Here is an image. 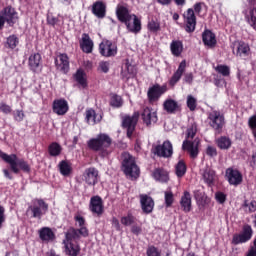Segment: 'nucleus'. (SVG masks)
Listing matches in <instances>:
<instances>
[{
    "mask_svg": "<svg viewBox=\"0 0 256 256\" xmlns=\"http://www.w3.org/2000/svg\"><path fill=\"white\" fill-rule=\"evenodd\" d=\"M116 18L120 23L126 25V30L132 34H138L142 30V21L141 19L135 15L131 14L130 10L123 5H118L116 7Z\"/></svg>",
    "mask_w": 256,
    "mask_h": 256,
    "instance_id": "1",
    "label": "nucleus"
},
{
    "mask_svg": "<svg viewBox=\"0 0 256 256\" xmlns=\"http://www.w3.org/2000/svg\"><path fill=\"white\" fill-rule=\"evenodd\" d=\"M112 138L105 133H100L95 138L88 140V149L99 153L102 159L111 153Z\"/></svg>",
    "mask_w": 256,
    "mask_h": 256,
    "instance_id": "2",
    "label": "nucleus"
},
{
    "mask_svg": "<svg viewBox=\"0 0 256 256\" xmlns=\"http://www.w3.org/2000/svg\"><path fill=\"white\" fill-rule=\"evenodd\" d=\"M49 211V204L42 198H35L27 209V215L33 219L41 220Z\"/></svg>",
    "mask_w": 256,
    "mask_h": 256,
    "instance_id": "3",
    "label": "nucleus"
},
{
    "mask_svg": "<svg viewBox=\"0 0 256 256\" xmlns=\"http://www.w3.org/2000/svg\"><path fill=\"white\" fill-rule=\"evenodd\" d=\"M20 171L30 173L31 167L26 161H8L7 168L3 169L4 177L10 181L14 179L13 173L19 175Z\"/></svg>",
    "mask_w": 256,
    "mask_h": 256,
    "instance_id": "4",
    "label": "nucleus"
},
{
    "mask_svg": "<svg viewBox=\"0 0 256 256\" xmlns=\"http://www.w3.org/2000/svg\"><path fill=\"white\" fill-rule=\"evenodd\" d=\"M207 121L209 127L213 129L215 133L220 135L225 126V116L219 110H212L207 113Z\"/></svg>",
    "mask_w": 256,
    "mask_h": 256,
    "instance_id": "5",
    "label": "nucleus"
},
{
    "mask_svg": "<svg viewBox=\"0 0 256 256\" xmlns=\"http://www.w3.org/2000/svg\"><path fill=\"white\" fill-rule=\"evenodd\" d=\"M253 228L249 224H244L242 226V231L240 233H235L232 236L231 244L233 246H238L242 244H246L253 238Z\"/></svg>",
    "mask_w": 256,
    "mask_h": 256,
    "instance_id": "6",
    "label": "nucleus"
},
{
    "mask_svg": "<svg viewBox=\"0 0 256 256\" xmlns=\"http://www.w3.org/2000/svg\"><path fill=\"white\" fill-rule=\"evenodd\" d=\"M248 8L243 10L246 23L256 31V0H247Z\"/></svg>",
    "mask_w": 256,
    "mask_h": 256,
    "instance_id": "7",
    "label": "nucleus"
},
{
    "mask_svg": "<svg viewBox=\"0 0 256 256\" xmlns=\"http://www.w3.org/2000/svg\"><path fill=\"white\" fill-rule=\"evenodd\" d=\"M66 240L64 242L66 243H72L73 241H79L82 238H88L89 237V229L88 228H79L76 229L74 227L68 228V231H66L65 234Z\"/></svg>",
    "mask_w": 256,
    "mask_h": 256,
    "instance_id": "8",
    "label": "nucleus"
},
{
    "mask_svg": "<svg viewBox=\"0 0 256 256\" xmlns=\"http://www.w3.org/2000/svg\"><path fill=\"white\" fill-rule=\"evenodd\" d=\"M138 119V113H134L132 116H124V118H122V129H126V137H128V139H132Z\"/></svg>",
    "mask_w": 256,
    "mask_h": 256,
    "instance_id": "9",
    "label": "nucleus"
},
{
    "mask_svg": "<svg viewBox=\"0 0 256 256\" xmlns=\"http://www.w3.org/2000/svg\"><path fill=\"white\" fill-rule=\"evenodd\" d=\"M153 153L157 157L169 159L173 155V145L169 140H165L162 144L156 145L153 148Z\"/></svg>",
    "mask_w": 256,
    "mask_h": 256,
    "instance_id": "10",
    "label": "nucleus"
},
{
    "mask_svg": "<svg viewBox=\"0 0 256 256\" xmlns=\"http://www.w3.org/2000/svg\"><path fill=\"white\" fill-rule=\"evenodd\" d=\"M183 19L185 22L184 30L187 33H193L196 30V25H197V17L195 15L194 9L193 8L187 9L183 13Z\"/></svg>",
    "mask_w": 256,
    "mask_h": 256,
    "instance_id": "11",
    "label": "nucleus"
},
{
    "mask_svg": "<svg viewBox=\"0 0 256 256\" xmlns=\"http://www.w3.org/2000/svg\"><path fill=\"white\" fill-rule=\"evenodd\" d=\"M84 183L90 187H95L99 183L100 175L99 170L95 167L86 168L82 173Z\"/></svg>",
    "mask_w": 256,
    "mask_h": 256,
    "instance_id": "12",
    "label": "nucleus"
},
{
    "mask_svg": "<svg viewBox=\"0 0 256 256\" xmlns=\"http://www.w3.org/2000/svg\"><path fill=\"white\" fill-rule=\"evenodd\" d=\"M121 169L126 177L132 179H139L140 177V168L134 161H123Z\"/></svg>",
    "mask_w": 256,
    "mask_h": 256,
    "instance_id": "13",
    "label": "nucleus"
},
{
    "mask_svg": "<svg viewBox=\"0 0 256 256\" xmlns=\"http://www.w3.org/2000/svg\"><path fill=\"white\" fill-rule=\"evenodd\" d=\"M225 179L229 185H233L234 187H238V185L243 183L242 173L238 169L232 167L225 170Z\"/></svg>",
    "mask_w": 256,
    "mask_h": 256,
    "instance_id": "14",
    "label": "nucleus"
},
{
    "mask_svg": "<svg viewBox=\"0 0 256 256\" xmlns=\"http://www.w3.org/2000/svg\"><path fill=\"white\" fill-rule=\"evenodd\" d=\"M100 55L104 57H114L118 53V47L115 42L104 40L99 46Z\"/></svg>",
    "mask_w": 256,
    "mask_h": 256,
    "instance_id": "15",
    "label": "nucleus"
},
{
    "mask_svg": "<svg viewBox=\"0 0 256 256\" xmlns=\"http://www.w3.org/2000/svg\"><path fill=\"white\" fill-rule=\"evenodd\" d=\"M167 91L166 86H161L160 84H155L149 87L147 90V99L150 103L159 101L161 96Z\"/></svg>",
    "mask_w": 256,
    "mask_h": 256,
    "instance_id": "16",
    "label": "nucleus"
},
{
    "mask_svg": "<svg viewBox=\"0 0 256 256\" xmlns=\"http://www.w3.org/2000/svg\"><path fill=\"white\" fill-rule=\"evenodd\" d=\"M0 14L4 17V19L6 20V23L10 26V27H14V25L17 23V21L19 20V15L18 12L16 11V9L14 7H12L11 5L6 6L1 12Z\"/></svg>",
    "mask_w": 256,
    "mask_h": 256,
    "instance_id": "17",
    "label": "nucleus"
},
{
    "mask_svg": "<svg viewBox=\"0 0 256 256\" xmlns=\"http://www.w3.org/2000/svg\"><path fill=\"white\" fill-rule=\"evenodd\" d=\"M54 64L56 65V69L64 74H67L70 70V61L66 53L58 54V57L54 59Z\"/></svg>",
    "mask_w": 256,
    "mask_h": 256,
    "instance_id": "18",
    "label": "nucleus"
},
{
    "mask_svg": "<svg viewBox=\"0 0 256 256\" xmlns=\"http://www.w3.org/2000/svg\"><path fill=\"white\" fill-rule=\"evenodd\" d=\"M69 111V104L68 101L64 98L60 99H54V102H52V112H54L56 115H66Z\"/></svg>",
    "mask_w": 256,
    "mask_h": 256,
    "instance_id": "19",
    "label": "nucleus"
},
{
    "mask_svg": "<svg viewBox=\"0 0 256 256\" xmlns=\"http://www.w3.org/2000/svg\"><path fill=\"white\" fill-rule=\"evenodd\" d=\"M140 207L145 215H149L154 210L155 202L151 196L140 194Z\"/></svg>",
    "mask_w": 256,
    "mask_h": 256,
    "instance_id": "20",
    "label": "nucleus"
},
{
    "mask_svg": "<svg viewBox=\"0 0 256 256\" xmlns=\"http://www.w3.org/2000/svg\"><path fill=\"white\" fill-rule=\"evenodd\" d=\"M141 119L146 127L155 125L158 121L157 112H153L149 107H145L141 113Z\"/></svg>",
    "mask_w": 256,
    "mask_h": 256,
    "instance_id": "21",
    "label": "nucleus"
},
{
    "mask_svg": "<svg viewBox=\"0 0 256 256\" xmlns=\"http://www.w3.org/2000/svg\"><path fill=\"white\" fill-rule=\"evenodd\" d=\"M90 211H92V214L98 215V217H101L104 213V203L100 196H92L90 198Z\"/></svg>",
    "mask_w": 256,
    "mask_h": 256,
    "instance_id": "22",
    "label": "nucleus"
},
{
    "mask_svg": "<svg viewBox=\"0 0 256 256\" xmlns=\"http://www.w3.org/2000/svg\"><path fill=\"white\" fill-rule=\"evenodd\" d=\"M152 177L159 183H168L170 181V172L165 168L158 167L153 170Z\"/></svg>",
    "mask_w": 256,
    "mask_h": 256,
    "instance_id": "23",
    "label": "nucleus"
},
{
    "mask_svg": "<svg viewBox=\"0 0 256 256\" xmlns=\"http://www.w3.org/2000/svg\"><path fill=\"white\" fill-rule=\"evenodd\" d=\"M185 70H186V61L183 60V61L180 62L177 70L173 73V75L169 79L168 84L171 87L175 86L180 81V79L182 78Z\"/></svg>",
    "mask_w": 256,
    "mask_h": 256,
    "instance_id": "24",
    "label": "nucleus"
},
{
    "mask_svg": "<svg viewBox=\"0 0 256 256\" xmlns=\"http://www.w3.org/2000/svg\"><path fill=\"white\" fill-rule=\"evenodd\" d=\"M202 42L208 48H215L217 45L216 35L209 29L202 32Z\"/></svg>",
    "mask_w": 256,
    "mask_h": 256,
    "instance_id": "25",
    "label": "nucleus"
},
{
    "mask_svg": "<svg viewBox=\"0 0 256 256\" xmlns=\"http://www.w3.org/2000/svg\"><path fill=\"white\" fill-rule=\"evenodd\" d=\"M92 14L98 17V19L105 18L107 14V6L103 1H96L92 4Z\"/></svg>",
    "mask_w": 256,
    "mask_h": 256,
    "instance_id": "26",
    "label": "nucleus"
},
{
    "mask_svg": "<svg viewBox=\"0 0 256 256\" xmlns=\"http://www.w3.org/2000/svg\"><path fill=\"white\" fill-rule=\"evenodd\" d=\"M180 207L185 214L192 211V197L190 192L184 191L180 199Z\"/></svg>",
    "mask_w": 256,
    "mask_h": 256,
    "instance_id": "27",
    "label": "nucleus"
},
{
    "mask_svg": "<svg viewBox=\"0 0 256 256\" xmlns=\"http://www.w3.org/2000/svg\"><path fill=\"white\" fill-rule=\"evenodd\" d=\"M203 182L206 183L207 187H214L218 181L216 172L212 169H205L202 175Z\"/></svg>",
    "mask_w": 256,
    "mask_h": 256,
    "instance_id": "28",
    "label": "nucleus"
},
{
    "mask_svg": "<svg viewBox=\"0 0 256 256\" xmlns=\"http://www.w3.org/2000/svg\"><path fill=\"white\" fill-rule=\"evenodd\" d=\"M94 48V42L89 36V34L84 33L82 39L80 40V49L86 54L92 53Z\"/></svg>",
    "mask_w": 256,
    "mask_h": 256,
    "instance_id": "29",
    "label": "nucleus"
},
{
    "mask_svg": "<svg viewBox=\"0 0 256 256\" xmlns=\"http://www.w3.org/2000/svg\"><path fill=\"white\" fill-rule=\"evenodd\" d=\"M180 109L178 102L171 98H168L163 102V110H165L168 115H175Z\"/></svg>",
    "mask_w": 256,
    "mask_h": 256,
    "instance_id": "30",
    "label": "nucleus"
},
{
    "mask_svg": "<svg viewBox=\"0 0 256 256\" xmlns=\"http://www.w3.org/2000/svg\"><path fill=\"white\" fill-rule=\"evenodd\" d=\"M182 150L188 151L191 159H195L198 156L199 149H198V143L191 142L189 140H184L182 143Z\"/></svg>",
    "mask_w": 256,
    "mask_h": 256,
    "instance_id": "31",
    "label": "nucleus"
},
{
    "mask_svg": "<svg viewBox=\"0 0 256 256\" xmlns=\"http://www.w3.org/2000/svg\"><path fill=\"white\" fill-rule=\"evenodd\" d=\"M80 252L81 247L79 244L64 241V253H66V256H79Z\"/></svg>",
    "mask_w": 256,
    "mask_h": 256,
    "instance_id": "32",
    "label": "nucleus"
},
{
    "mask_svg": "<svg viewBox=\"0 0 256 256\" xmlns=\"http://www.w3.org/2000/svg\"><path fill=\"white\" fill-rule=\"evenodd\" d=\"M250 54H251L250 45L243 41H240L237 45L236 56H239L240 58L245 59L246 57H249Z\"/></svg>",
    "mask_w": 256,
    "mask_h": 256,
    "instance_id": "33",
    "label": "nucleus"
},
{
    "mask_svg": "<svg viewBox=\"0 0 256 256\" xmlns=\"http://www.w3.org/2000/svg\"><path fill=\"white\" fill-rule=\"evenodd\" d=\"M39 237L42 242H50L55 240V233L49 227H42L39 230Z\"/></svg>",
    "mask_w": 256,
    "mask_h": 256,
    "instance_id": "34",
    "label": "nucleus"
},
{
    "mask_svg": "<svg viewBox=\"0 0 256 256\" xmlns=\"http://www.w3.org/2000/svg\"><path fill=\"white\" fill-rule=\"evenodd\" d=\"M58 171H60V175L63 177H69L73 173V166L71 162L60 161L58 164Z\"/></svg>",
    "mask_w": 256,
    "mask_h": 256,
    "instance_id": "35",
    "label": "nucleus"
},
{
    "mask_svg": "<svg viewBox=\"0 0 256 256\" xmlns=\"http://www.w3.org/2000/svg\"><path fill=\"white\" fill-rule=\"evenodd\" d=\"M42 56L40 53L32 54L29 57V67L33 72H36L41 66Z\"/></svg>",
    "mask_w": 256,
    "mask_h": 256,
    "instance_id": "36",
    "label": "nucleus"
},
{
    "mask_svg": "<svg viewBox=\"0 0 256 256\" xmlns=\"http://www.w3.org/2000/svg\"><path fill=\"white\" fill-rule=\"evenodd\" d=\"M184 46H183V42L180 40H173L170 43V51L171 54L175 57H179L181 56L182 52H183Z\"/></svg>",
    "mask_w": 256,
    "mask_h": 256,
    "instance_id": "37",
    "label": "nucleus"
},
{
    "mask_svg": "<svg viewBox=\"0 0 256 256\" xmlns=\"http://www.w3.org/2000/svg\"><path fill=\"white\" fill-rule=\"evenodd\" d=\"M101 119L102 116H98L94 109L86 110V123H88V125H96L100 123Z\"/></svg>",
    "mask_w": 256,
    "mask_h": 256,
    "instance_id": "38",
    "label": "nucleus"
},
{
    "mask_svg": "<svg viewBox=\"0 0 256 256\" xmlns=\"http://www.w3.org/2000/svg\"><path fill=\"white\" fill-rule=\"evenodd\" d=\"M74 80H76L82 88L88 87L86 73L83 70L78 69V71H76V74H74Z\"/></svg>",
    "mask_w": 256,
    "mask_h": 256,
    "instance_id": "39",
    "label": "nucleus"
},
{
    "mask_svg": "<svg viewBox=\"0 0 256 256\" xmlns=\"http://www.w3.org/2000/svg\"><path fill=\"white\" fill-rule=\"evenodd\" d=\"M62 152V146L57 142H52L48 146V155L50 157H58Z\"/></svg>",
    "mask_w": 256,
    "mask_h": 256,
    "instance_id": "40",
    "label": "nucleus"
},
{
    "mask_svg": "<svg viewBox=\"0 0 256 256\" xmlns=\"http://www.w3.org/2000/svg\"><path fill=\"white\" fill-rule=\"evenodd\" d=\"M186 173H187L186 163L183 162V161L177 162V164L175 165V175H176V177L181 179L182 177H184V175H186Z\"/></svg>",
    "mask_w": 256,
    "mask_h": 256,
    "instance_id": "41",
    "label": "nucleus"
},
{
    "mask_svg": "<svg viewBox=\"0 0 256 256\" xmlns=\"http://www.w3.org/2000/svg\"><path fill=\"white\" fill-rule=\"evenodd\" d=\"M147 30L150 33H158L159 31H161V23L159 20L157 19H151L150 21H148L147 23Z\"/></svg>",
    "mask_w": 256,
    "mask_h": 256,
    "instance_id": "42",
    "label": "nucleus"
},
{
    "mask_svg": "<svg viewBox=\"0 0 256 256\" xmlns=\"http://www.w3.org/2000/svg\"><path fill=\"white\" fill-rule=\"evenodd\" d=\"M216 143L219 149H230L232 145L231 139L227 136H221L216 140Z\"/></svg>",
    "mask_w": 256,
    "mask_h": 256,
    "instance_id": "43",
    "label": "nucleus"
},
{
    "mask_svg": "<svg viewBox=\"0 0 256 256\" xmlns=\"http://www.w3.org/2000/svg\"><path fill=\"white\" fill-rule=\"evenodd\" d=\"M135 222H136V217L132 213H128V215H126L120 219V223L124 227L133 226L135 224Z\"/></svg>",
    "mask_w": 256,
    "mask_h": 256,
    "instance_id": "44",
    "label": "nucleus"
},
{
    "mask_svg": "<svg viewBox=\"0 0 256 256\" xmlns=\"http://www.w3.org/2000/svg\"><path fill=\"white\" fill-rule=\"evenodd\" d=\"M19 43H20L19 38L15 34H13L7 38L6 47L14 50L19 45Z\"/></svg>",
    "mask_w": 256,
    "mask_h": 256,
    "instance_id": "45",
    "label": "nucleus"
},
{
    "mask_svg": "<svg viewBox=\"0 0 256 256\" xmlns=\"http://www.w3.org/2000/svg\"><path fill=\"white\" fill-rule=\"evenodd\" d=\"M123 98L117 94H112V97H110V106L114 108H120L123 106Z\"/></svg>",
    "mask_w": 256,
    "mask_h": 256,
    "instance_id": "46",
    "label": "nucleus"
},
{
    "mask_svg": "<svg viewBox=\"0 0 256 256\" xmlns=\"http://www.w3.org/2000/svg\"><path fill=\"white\" fill-rule=\"evenodd\" d=\"M215 71L218 72L219 74H221L223 77H228L231 74V70L230 67L227 65H217L215 67Z\"/></svg>",
    "mask_w": 256,
    "mask_h": 256,
    "instance_id": "47",
    "label": "nucleus"
},
{
    "mask_svg": "<svg viewBox=\"0 0 256 256\" xmlns=\"http://www.w3.org/2000/svg\"><path fill=\"white\" fill-rule=\"evenodd\" d=\"M186 105L190 111H195L197 108V99L192 95H188L186 98Z\"/></svg>",
    "mask_w": 256,
    "mask_h": 256,
    "instance_id": "48",
    "label": "nucleus"
},
{
    "mask_svg": "<svg viewBox=\"0 0 256 256\" xmlns=\"http://www.w3.org/2000/svg\"><path fill=\"white\" fill-rule=\"evenodd\" d=\"M146 256H162L161 251L154 245L149 246L146 249Z\"/></svg>",
    "mask_w": 256,
    "mask_h": 256,
    "instance_id": "49",
    "label": "nucleus"
},
{
    "mask_svg": "<svg viewBox=\"0 0 256 256\" xmlns=\"http://www.w3.org/2000/svg\"><path fill=\"white\" fill-rule=\"evenodd\" d=\"M164 201L166 207H171L174 203V194L173 192H165L164 193Z\"/></svg>",
    "mask_w": 256,
    "mask_h": 256,
    "instance_id": "50",
    "label": "nucleus"
},
{
    "mask_svg": "<svg viewBox=\"0 0 256 256\" xmlns=\"http://www.w3.org/2000/svg\"><path fill=\"white\" fill-rule=\"evenodd\" d=\"M0 159L3 161H18V157L16 154L8 155L0 149Z\"/></svg>",
    "mask_w": 256,
    "mask_h": 256,
    "instance_id": "51",
    "label": "nucleus"
},
{
    "mask_svg": "<svg viewBox=\"0 0 256 256\" xmlns=\"http://www.w3.org/2000/svg\"><path fill=\"white\" fill-rule=\"evenodd\" d=\"M197 133V125L192 124L186 131V139H194Z\"/></svg>",
    "mask_w": 256,
    "mask_h": 256,
    "instance_id": "52",
    "label": "nucleus"
},
{
    "mask_svg": "<svg viewBox=\"0 0 256 256\" xmlns=\"http://www.w3.org/2000/svg\"><path fill=\"white\" fill-rule=\"evenodd\" d=\"M215 200L217 203H219V205H224V203L227 201V195L221 191H218L215 193Z\"/></svg>",
    "mask_w": 256,
    "mask_h": 256,
    "instance_id": "53",
    "label": "nucleus"
},
{
    "mask_svg": "<svg viewBox=\"0 0 256 256\" xmlns=\"http://www.w3.org/2000/svg\"><path fill=\"white\" fill-rule=\"evenodd\" d=\"M110 70V62L108 61H101L98 63V71L102 73H108Z\"/></svg>",
    "mask_w": 256,
    "mask_h": 256,
    "instance_id": "54",
    "label": "nucleus"
},
{
    "mask_svg": "<svg viewBox=\"0 0 256 256\" xmlns=\"http://www.w3.org/2000/svg\"><path fill=\"white\" fill-rule=\"evenodd\" d=\"M74 221L76 223H78V227H80V229H87L86 225V221L85 218L81 215H76L74 216Z\"/></svg>",
    "mask_w": 256,
    "mask_h": 256,
    "instance_id": "55",
    "label": "nucleus"
},
{
    "mask_svg": "<svg viewBox=\"0 0 256 256\" xmlns=\"http://www.w3.org/2000/svg\"><path fill=\"white\" fill-rule=\"evenodd\" d=\"M0 111L5 115H10L12 113V107L5 102L0 103Z\"/></svg>",
    "mask_w": 256,
    "mask_h": 256,
    "instance_id": "56",
    "label": "nucleus"
},
{
    "mask_svg": "<svg viewBox=\"0 0 256 256\" xmlns=\"http://www.w3.org/2000/svg\"><path fill=\"white\" fill-rule=\"evenodd\" d=\"M59 22V18L53 15H48V17H46V23L52 27H55Z\"/></svg>",
    "mask_w": 256,
    "mask_h": 256,
    "instance_id": "57",
    "label": "nucleus"
},
{
    "mask_svg": "<svg viewBox=\"0 0 256 256\" xmlns=\"http://www.w3.org/2000/svg\"><path fill=\"white\" fill-rule=\"evenodd\" d=\"M248 127L252 132L256 131V115H253L248 119Z\"/></svg>",
    "mask_w": 256,
    "mask_h": 256,
    "instance_id": "58",
    "label": "nucleus"
},
{
    "mask_svg": "<svg viewBox=\"0 0 256 256\" xmlns=\"http://www.w3.org/2000/svg\"><path fill=\"white\" fill-rule=\"evenodd\" d=\"M130 231L132 232V234L139 236L142 233V227L137 224H132Z\"/></svg>",
    "mask_w": 256,
    "mask_h": 256,
    "instance_id": "59",
    "label": "nucleus"
},
{
    "mask_svg": "<svg viewBox=\"0 0 256 256\" xmlns=\"http://www.w3.org/2000/svg\"><path fill=\"white\" fill-rule=\"evenodd\" d=\"M206 155H208L209 157H216L217 149L214 146H208L206 148Z\"/></svg>",
    "mask_w": 256,
    "mask_h": 256,
    "instance_id": "60",
    "label": "nucleus"
},
{
    "mask_svg": "<svg viewBox=\"0 0 256 256\" xmlns=\"http://www.w3.org/2000/svg\"><path fill=\"white\" fill-rule=\"evenodd\" d=\"M193 195L196 201H203L204 199V193L201 190H195Z\"/></svg>",
    "mask_w": 256,
    "mask_h": 256,
    "instance_id": "61",
    "label": "nucleus"
},
{
    "mask_svg": "<svg viewBox=\"0 0 256 256\" xmlns=\"http://www.w3.org/2000/svg\"><path fill=\"white\" fill-rule=\"evenodd\" d=\"M25 114L22 110H17L16 114L14 115V119H16L19 123L23 121Z\"/></svg>",
    "mask_w": 256,
    "mask_h": 256,
    "instance_id": "62",
    "label": "nucleus"
},
{
    "mask_svg": "<svg viewBox=\"0 0 256 256\" xmlns=\"http://www.w3.org/2000/svg\"><path fill=\"white\" fill-rule=\"evenodd\" d=\"M122 161H135V159L129 152H124L122 154Z\"/></svg>",
    "mask_w": 256,
    "mask_h": 256,
    "instance_id": "63",
    "label": "nucleus"
},
{
    "mask_svg": "<svg viewBox=\"0 0 256 256\" xmlns=\"http://www.w3.org/2000/svg\"><path fill=\"white\" fill-rule=\"evenodd\" d=\"M245 256H256V247L250 246Z\"/></svg>",
    "mask_w": 256,
    "mask_h": 256,
    "instance_id": "64",
    "label": "nucleus"
}]
</instances>
